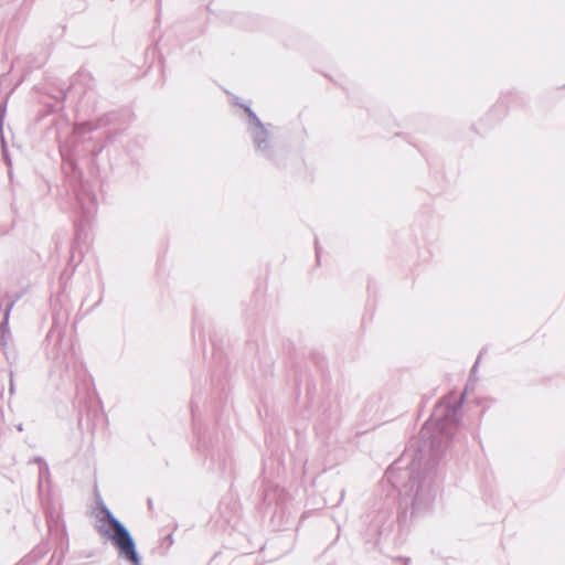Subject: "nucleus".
<instances>
[{
    "instance_id": "4",
    "label": "nucleus",
    "mask_w": 565,
    "mask_h": 565,
    "mask_svg": "<svg viewBox=\"0 0 565 565\" xmlns=\"http://www.w3.org/2000/svg\"><path fill=\"white\" fill-rule=\"evenodd\" d=\"M247 130L252 137L255 151L267 160H274L275 151L270 145V135L266 126L248 128Z\"/></svg>"
},
{
    "instance_id": "16",
    "label": "nucleus",
    "mask_w": 565,
    "mask_h": 565,
    "mask_svg": "<svg viewBox=\"0 0 565 565\" xmlns=\"http://www.w3.org/2000/svg\"><path fill=\"white\" fill-rule=\"evenodd\" d=\"M18 430H20V431L22 430V425L21 424L18 426Z\"/></svg>"
},
{
    "instance_id": "7",
    "label": "nucleus",
    "mask_w": 565,
    "mask_h": 565,
    "mask_svg": "<svg viewBox=\"0 0 565 565\" xmlns=\"http://www.w3.org/2000/svg\"><path fill=\"white\" fill-rule=\"evenodd\" d=\"M17 300H18V298H14V299H11L10 301H8V303L6 305L4 311H3V318L0 323V333H1L0 340H1V344L3 347L7 345V338L10 334L9 318H10L11 310L14 307Z\"/></svg>"
},
{
    "instance_id": "2",
    "label": "nucleus",
    "mask_w": 565,
    "mask_h": 565,
    "mask_svg": "<svg viewBox=\"0 0 565 565\" xmlns=\"http://www.w3.org/2000/svg\"><path fill=\"white\" fill-rule=\"evenodd\" d=\"M97 508L102 514L98 516L100 524L96 526L97 532L111 542L119 557L132 565H141L136 542L126 525L113 514L103 500L97 502Z\"/></svg>"
},
{
    "instance_id": "14",
    "label": "nucleus",
    "mask_w": 565,
    "mask_h": 565,
    "mask_svg": "<svg viewBox=\"0 0 565 565\" xmlns=\"http://www.w3.org/2000/svg\"><path fill=\"white\" fill-rule=\"evenodd\" d=\"M316 254H317V258L319 259L320 252H319V247H318V242L317 241H316Z\"/></svg>"
},
{
    "instance_id": "13",
    "label": "nucleus",
    "mask_w": 565,
    "mask_h": 565,
    "mask_svg": "<svg viewBox=\"0 0 565 565\" xmlns=\"http://www.w3.org/2000/svg\"><path fill=\"white\" fill-rule=\"evenodd\" d=\"M478 359H480V356ZM478 363H479V360H477L476 363L473 364V366L471 369V374H473L476 372Z\"/></svg>"
},
{
    "instance_id": "8",
    "label": "nucleus",
    "mask_w": 565,
    "mask_h": 565,
    "mask_svg": "<svg viewBox=\"0 0 565 565\" xmlns=\"http://www.w3.org/2000/svg\"><path fill=\"white\" fill-rule=\"evenodd\" d=\"M239 106L242 108H244L245 113L247 114L248 128H257V127L264 126V124L260 121V119L257 117V115L253 111V109L250 107L243 105V104H241Z\"/></svg>"
},
{
    "instance_id": "12",
    "label": "nucleus",
    "mask_w": 565,
    "mask_h": 565,
    "mask_svg": "<svg viewBox=\"0 0 565 565\" xmlns=\"http://www.w3.org/2000/svg\"><path fill=\"white\" fill-rule=\"evenodd\" d=\"M102 151H103V146H100L98 148H94L92 150V154H93V157H97Z\"/></svg>"
},
{
    "instance_id": "15",
    "label": "nucleus",
    "mask_w": 565,
    "mask_h": 565,
    "mask_svg": "<svg viewBox=\"0 0 565 565\" xmlns=\"http://www.w3.org/2000/svg\"><path fill=\"white\" fill-rule=\"evenodd\" d=\"M148 507H149V509H152V500L151 499H148Z\"/></svg>"
},
{
    "instance_id": "9",
    "label": "nucleus",
    "mask_w": 565,
    "mask_h": 565,
    "mask_svg": "<svg viewBox=\"0 0 565 565\" xmlns=\"http://www.w3.org/2000/svg\"><path fill=\"white\" fill-rule=\"evenodd\" d=\"M35 462L40 463V477L42 478L44 475L49 473V467L46 462L42 458H35Z\"/></svg>"
},
{
    "instance_id": "5",
    "label": "nucleus",
    "mask_w": 565,
    "mask_h": 565,
    "mask_svg": "<svg viewBox=\"0 0 565 565\" xmlns=\"http://www.w3.org/2000/svg\"><path fill=\"white\" fill-rule=\"evenodd\" d=\"M394 524V519L388 511H380L373 521L372 527L379 535L388 534Z\"/></svg>"
},
{
    "instance_id": "11",
    "label": "nucleus",
    "mask_w": 565,
    "mask_h": 565,
    "mask_svg": "<svg viewBox=\"0 0 565 565\" xmlns=\"http://www.w3.org/2000/svg\"><path fill=\"white\" fill-rule=\"evenodd\" d=\"M198 444H199V446H198L199 449H206L207 448V445H206V443H205V440L203 439L202 436H199Z\"/></svg>"
},
{
    "instance_id": "1",
    "label": "nucleus",
    "mask_w": 565,
    "mask_h": 565,
    "mask_svg": "<svg viewBox=\"0 0 565 565\" xmlns=\"http://www.w3.org/2000/svg\"><path fill=\"white\" fill-rule=\"evenodd\" d=\"M465 393L445 396L434 408L418 437L413 439L403 457L386 470L390 482L399 490L401 505L411 515L428 511L438 491V465L458 428V412Z\"/></svg>"
},
{
    "instance_id": "6",
    "label": "nucleus",
    "mask_w": 565,
    "mask_h": 565,
    "mask_svg": "<svg viewBox=\"0 0 565 565\" xmlns=\"http://www.w3.org/2000/svg\"><path fill=\"white\" fill-rule=\"evenodd\" d=\"M77 202L86 216L93 214L96 210V198L90 192L84 191L76 193Z\"/></svg>"
},
{
    "instance_id": "3",
    "label": "nucleus",
    "mask_w": 565,
    "mask_h": 565,
    "mask_svg": "<svg viewBox=\"0 0 565 565\" xmlns=\"http://www.w3.org/2000/svg\"><path fill=\"white\" fill-rule=\"evenodd\" d=\"M96 129V126L92 121H84L76 124L73 131L72 142L76 143L86 134ZM60 152L64 161L68 162L72 168H75V157L78 156L76 145H73L72 149H67L66 146H60Z\"/></svg>"
},
{
    "instance_id": "10",
    "label": "nucleus",
    "mask_w": 565,
    "mask_h": 565,
    "mask_svg": "<svg viewBox=\"0 0 565 565\" xmlns=\"http://www.w3.org/2000/svg\"><path fill=\"white\" fill-rule=\"evenodd\" d=\"M15 393V386L13 381V371L9 372V394L10 396H13Z\"/></svg>"
}]
</instances>
